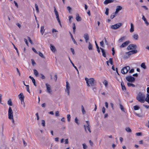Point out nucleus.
Instances as JSON below:
<instances>
[{
    "instance_id": "obj_1",
    "label": "nucleus",
    "mask_w": 149,
    "mask_h": 149,
    "mask_svg": "<svg viewBox=\"0 0 149 149\" xmlns=\"http://www.w3.org/2000/svg\"><path fill=\"white\" fill-rule=\"evenodd\" d=\"M85 79L86 81L87 86H94L96 85V81L93 78L88 79L87 78H85Z\"/></svg>"
},
{
    "instance_id": "obj_2",
    "label": "nucleus",
    "mask_w": 149,
    "mask_h": 149,
    "mask_svg": "<svg viewBox=\"0 0 149 149\" xmlns=\"http://www.w3.org/2000/svg\"><path fill=\"white\" fill-rule=\"evenodd\" d=\"M145 95L141 92H139L136 97V100L141 103H143L145 102Z\"/></svg>"
},
{
    "instance_id": "obj_3",
    "label": "nucleus",
    "mask_w": 149,
    "mask_h": 149,
    "mask_svg": "<svg viewBox=\"0 0 149 149\" xmlns=\"http://www.w3.org/2000/svg\"><path fill=\"white\" fill-rule=\"evenodd\" d=\"M86 125H84V127L86 132H87V130H88L89 133H91V131L90 129L91 126L90 125V123L88 121H86Z\"/></svg>"
},
{
    "instance_id": "obj_4",
    "label": "nucleus",
    "mask_w": 149,
    "mask_h": 149,
    "mask_svg": "<svg viewBox=\"0 0 149 149\" xmlns=\"http://www.w3.org/2000/svg\"><path fill=\"white\" fill-rule=\"evenodd\" d=\"M130 69V67L128 66L125 67L121 70V72L123 74H125Z\"/></svg>"
},
{
    "instance_id": "obj_5",
    "label": "nucleus",
    "mask_w": 149,
    "mask_h": 149,
    "mask_svg": "<svg viewBox=\"0 0 149 149\" xmlns=\"http://www.w3.org/2000/svg\"><path fill=\"white\" fill-rule=\"evenodd\" d=\"M8 118L10 119H11L13 118V111L11 108L9 107L8 110Z\"/></svg>"
},
{
    "instance_id": "obj_6",
    "label": "nucleus",
    "mask_w": 149,
    "mask_h": 149,
    "mask_svg": "<svg viewBox=\"0 0 149 149\" xmlns=\"http://www.w3.org/2000/svg\"><path fill=\"white\" fill-rule=\"evenodd\" d=\"M122 24H123L122 23H118L115 24L114 25H112L111 26V28L112 29H116L121 26Z\"/></svg>"
},
{
    "instance_id": "obj_7",
    "label": "nucleus",
    "mask_w": 149,
    "mask_h": 149,
    "mask_svg": "<svg viewBox=\"0 0 149 149\" xmlns=\"http://www.w3.org/2000/svg\"><path fill=\"white\" fill-rule=\"evenodd\" d=\"M125 78L127 81L130 82H134L135 80V79L134 77L130 76H128Z\"/></svg>"
},
{
    "instance_id": "obj_8",
    "label": "nucleus",
    "mask_w": 149,
    "mask_h": 149,
    "mask_svg": "<svg viewBox=\"0 0 149 149\" xmlns=\"http://www.w3.org/2000/svg\"><path fill=\"white\" fill-rule=\"evenodd\" d=\"M136 46L135 45L132 44L130 45L127 47V49L128 50L130 49H136Z\"/></svg>"
},
{
    "instance_id": "obj_9",
    "label": "nucleus",
    "mask_w": 149,
    "mask_h": 149,
    "mask_svg": "<svg viewBox=\"0 0 149 149\" xmlns=\"http://www.w3.org/2000/svg\"><path fill=\"white\" fill-rule=\"evenodd\" d=\"M45 85L47 88V92L50 94H51L52 90L51 89L50 85L47 83H46Z\"/></svg>"
},
{
    "instance_id": "obj_10",
    "label": "nucleus",
    "mask_w": 149,
    "mask_h": 149,
    "mask_svg": "<svg viewBox=\"0 0 149 149\" xmlns=\"http://www.w3.org/2000/svg\"><path fill=\"white\" fill-rule=\"evenodd\" d=\"M66 91L67 92L68 94V95H70V87L69 86V84L68 81L66 82Z\"/></svg>"
},
{
    "instance_id": "obj_11",
    "label": "nucleus",
    "mask_w": 149,
    "mask_h": 149,
    "mask_svg": "<svg viewBox=\"0 0 149 149\" xmlns=\"http://www.w3.org/2000/svg\"><path fill=\"white\" fill-rule=\"evenodd\" d=\"M137 52V50H132L131 51H130L127 53L128 55H130L132 54H136Z\"/></svg>"
},
{
    "instance_id": "obj_12",
    "label": "nucleus",
    "mask_w": 149,
    "mask_h": 149,
    "mask_svg": "<svg viewBox=\"0 0 149 149\" xmlns=\"http://www.w3.org/2000/svg\"><path fill=\"white\" fill-rule=\"evenodd\" d=\"M129 41H127L123 43L120 46V48L124 47L127 46L130 43Z\"/></svg>"
},
{
    "instance_id": "obj_13",
    "label": "nucleus",
    "mask_w": 149,
    "mask_h": 149,
    "mask_svg": "<svg viewBox=\"0 0 149 149\" xmlns=\"http://www.w3.org/2000/svg\"><path fill=\"white\" fill-rule=\"evenodd\" d=\"M84 38L86 42H87L88 40H89V37L87 33H85L84 35Z\"/></svg>"
},
{
    "instance_id": "obj_14",
    "label": "nucleus",
    "mask_w": 149,
    "mask_h": 149,
    "mask_svg": "<svg viewBox=\"0 0 149 149\" xmlns=\"http://www.w3.org/2000/svg\"><path fill=\"white\" fill-rule=\"evenodd\" d=\"M122 9V7L120 6H117L116 9L115 13H117L119 11Z\"/></svg>"
},
{
    "instance_id": "obj_15",
    "label": "nucleus",
    "mask_w": 149,
    "mask_h": 149,
    "mask_svg": "<svg viewBox=\"0 0 149 149\" xmlns=\"http://www.w3.org/2000/svg\"><path fill=\"white\" fill-rule=\"evenodd\" d=\"M18 97L20 101H22L24 98V96L23 95V93H21L18 95Z\"/></svg>"
},
{
    "instance_id": "obj_16",
    "label": "nucleus",
    "mask_w": 149,
    "mask_h": 149,
    "mask_svg": "<svg viewBox=\"0 0 149 149\" xmlns=\"http://www.w3.org/2000/svg\"><path fill=\"white\" fill-rule=\"evenodd\" d=\"M114 0H105L104 2V3L105 4H107L109 3H110L113 2Z\"/></svg>"
},
{
    "instance_id": "obj_17",
    "label": "nucleus",
    "mask_w": 149,
    "mask_h": 149,
    "mask_svg": "<svg viewBox=\"0 0 149 149\" xmlns=\"http://www.w3.org/2000/svg\"><path fill=\"white\" fill-rule=\"evenodd\" d=\"M50 49L51 51L53 52H54L56 51V49L55 47L52 44H50Z\"/></svg>"
},
{
    "instance_id": "obj_18",
    "label": "nucleus",
    "mask_w": 149,
    "mask_h": 149,
    "mask_svg": "<svg viewBox=\"0 0 149 149\" xmlns=\"http://www.w3.org/2000/svg\"><path fill=\"white\" fill-rule=\"evenodd\" d=\"M100 49L101 50L102 52V56L104 57H106V55L105 54V50L103 48L100 47Z\"/></svg>"
},
{
    "instance_id": "obj_19",
    "label": "nucleus",
    "mask_w": 149,
    "mask_h": 149,
    "mask_svg": "<svg viewBox=\"0 0 149 149\" xmlns=\"http://www.w3.org/2000/svg\"><path fill=\"white\" fill-rule=\"evenodd\" d=\"M121 85L122 89L123 90H124L125 91H126V87L124 85V83L123 82H122L121 83Z\"/></svg>"
},
{
    "instance_id": "obj_20",
    "label": "nucleus",
    "mask_w": 149,
    "mask_h": 149,
    "mask_svg": "<svg viewBox=\"0 0 149 149\" xmlns=\"http://www.w3.org/2000/svg\"><path fill=\"white\" fill-rule=\"evenodd\" d=\"M134 31V26L132 23L131 24V28L130 30V32L131 33L133 32Z\"/></svg>"
},
{
    "instance_id": "obj_21",
    "label": "nucleus",
    "mask_w": 149,
    "mask_h": 149,
    "mask_svg": "<svg viewBox=\"0 0 149 149\" xmlns=\"http://www.w3.org/2000/svg\"><path fill=\"white\" fill-rule=\"evenodd\" d=\"M142 19L143 20V21H144L145 23L146 24V25L147 26H148L149 25V23L147 21L146 18H145L144 15L143 16Z\"/></svg>"
},
{
    "instance_id": "obj_22",
    "label": "nucleus",
    "mask_w": 149,
    "mask_h": 149,
    "mask_svg": "<svg viewBox=\"0 0 149 149\" xmlns=\"http://www.w3.org/2000/svg\"><path fill=\"white\" fill-rule=\"evenodd\" d=\"M145 101H146L149 104V94H147L146 95V97L144 99Z\"/></svg>"
},
{
    "instance_id": "obj_23",
    "label": "nucleus",
    "mask_w": 149,
    "mask_h": 149,
    "mask_svg": "<svg viewBox=\"0 0 149 149\" xmlns=\"http://www.w3.org/2000/svg\"><path fill=\"white\" fill-rule=\"evenodd\" d=\"M44 27H45L44 26H42L41 27L40 31L41 33V34L42 35L44 33L45 31V30L44 29Z\"/></svg>"
},
{
    "instance_id": "obj_24",
    "label": "nucleus",
    "mask_w": 149,
    "mask_h": 149,
    "mask_svg": "<svg viewBox=\"0 0 149 149\" xmlns=\"http://www.w3.org/2000/svg\"><path fill=\"white\" fill-rule=\"evenodd\" d=\"M70 36H71V38H72V40L73 42L75 44H76V45H78L77 43L76 42V41L75 40V39H74L72 34L70 33Z\"/></svg>"
},
{
    "instance_id": "obj_25",
    "label": "nucleus",
    "mask_w": 149,
    "mask_h": 149,
    "mask_svg": "<svg viewBox=\"0 0 149 149\" xmlns=\"http://www.w3.org/2000/svg\"><path fill=\"white\" fill-rule=\"evenodd\" d=\"M69 60L70 61V62L71 63V64H72V66L75 69L77 70V71L78 73L79 74V72L78 70L77 67L76 66H75L74 64L73 63V62L72 61L70 60V57H69Z\"/></svg>"
},
{
    "instance_id": "obj_26",
    "label": "nucleus",
    "mask_w": 149,
    "mask_h": 149,
    "mask_svg": "<svg viewBox=\"0 0 149 149\" xmlns=\"http://www.w3.org/2000/svg\"><path fill=\"white\" fill-rule=\"evenodd\" d=\"M133 38L135 40H137L139 38V36L137 34H134L133 36Z\"/></svg>"
},
{
    "instance_id": "obj_27",
    "label": "nucleus",
    "mask_w": 149,
    "mask_h": 149,
    "mask_svg": "<svg viewBox=\"0 0 149 149\" xmlns=\"http://www.w3.org/2000/svg\"><path fill=\"white\" fill-rule=\"evenodd\" d=\"M126 38V36H123L120 39L118 40L119 42H122L123 40H125Z\"/></svg>"
},
{
    "instance_id": "obj_28",
    "label": "nucleus",
    "mask_w": 149,
    "mask_h": 149,
    "mask_svg": "<svg viewBox=\"0 0 149 149\" xmlns=\"http://www.w3.org/2000/svg\"><path fill=\"white\" fill-rule=\"evenodd\" d=\"M141 67L143 68L144 69H146V66L144 63H142L141 65Z\"/></svg>"
},
{
    "instance_id": "obj_29",
    "label": "nucleus",
    "mask_w": 149,
    "mask_h": 149,
    "mask_svg": "<svg viewBox=\"0 0 149 149\" xmlns=\"http://www.w3.org/2000/svg\"><path fill=\"white\" fill-rule=\"evenodd\" d=\"M127 85L128 87L132 86V87H135V86L134 84L129 82L127 83Z\"/></svg>"
},
{
    "instance_id": "obj_30",
    "label": "nucleus",
    "mask_w": 149,
    "mask_h": 149,
    "mask_svg": "<svg viewBox=\"0 0 149 149\" xmlns=\"http://www.w3.org/2000/svg\"><path fill=\"white\" fill-rule=\"evenodd\" d=\"M33 71H34V74L36 76V77H38V73L37 71L36 70V69H34L33 70Z\"/></svg>"
},
{
    "instance_id": "obj_31",
    "label": "nucleus",
    "mask_w": 149,
    "mask_h": 149,
    "mask_svg": "<svg viewBox=\"0 0 149 149\" xmlns=\"http://www.w3.org/2000/svg\"><path fill=\"white\" fill-rule=\"evenodd\" d=\"M78 16H77L76 17V19L78 22L80 21L81 20V17L79 16L78 14H77Z\"/></svg>"
},
{
    "instance_id": "obj_32",
    "label": "nucleus",
    "mask_w": 149,
    "mask_h": 149,
    "mask_svg": "<svg viewBox=\"0 0 149 149\" xmlns=\"http://www.w3.org/2000/svg\"><path fill=\"white\" fill-rule=\"evenodd\" d=\"M88 44V49L89 50H92L93 47L92 45L90 42H89Z\"/></svg>"
},
{
    "instance_id": "obj_33",
    "label": "nucleus",
    "mask_w": 149,
    "mask_h": 149,
    "mask_svg": "<svg viewBox=\"0 0 149 149\" xmlns=\"http://www.w3.org/2000/svg\"><path fill=\"white\" fill-rule=\"evenodd\" d=\"M125 130L128 132H132L131 130L128 127L126 128Z\"/></svg>"
},
{
    "instance_id": "obj_34",
    "label": "nucleus",
    "mask_w": 149,
    "mask_h": 149,
    "mask_svg": "<svg viewBox=\"0 0 149 149\" xmlns=\"http://www.w3.org/2000/svg\"><path fill=\"white\" fill-rule=\"evenodd\" d=\"M8 104L10 106L13 105L12 103L11 99H9L8 101Z\"/></svg>"
},
{
    "instance_id": "obj_35",
    "label": "nucleus",
    "mask_w": 149,
    "mask_h": 149,
    "mask_svg": "<svg viewBox=\"0 0 149 149\" xmlns=\"http://www.w3.org/2000/svg\"><path fill=\"white\" fill-rule=\"evenodd\" d=\"M134 109V110H136L140 109V107L138 105H135L133 107Z\"/></svg>"
},
{
    "instance_id": "obj_36",
    "label": "nucleus",
    "mask_w": 149,
    "mask_h": 149,
    "mask_svg": "<svg viewBox=\"0 0 149 149\" xmlns=\"http://www.w3.org/2000/svg\"><path fill=\"white\" fill-rule=\"evenodd\" d=\"M116 14V13H115V12L113 13L110 16V18L111 19H113L115 17Z\"/></svg>"
},
{
    "instance_id": "obj_37",
    "label": "nucleus",
    "mask_w": 149,
    "mask_h": 149,
    "mask_svg": "<svg viewBox=\"0 0 149 149\" xmlns=\"http://www.w3.org/2000/svg\"><path fill=\"white\" fill-rule=\"evenodd\" d=\"M74 121L78 125H79V120L77 117H76L75 118Z\"/></svg>"
},
{
    "instance_id": "obj_38",
    "label": "nucleus",
    "mask_w": 149,
    "mask_h": 149,
    "mask_svg": "<svg viewBox=\"0 0 149 149\" xmlns=\"http://www.w3.org/2000/svg\"><path fill=\"white\" fill-rule=\"evenodd\" d=\"M67 118L68 121V122L70 121L71 116L70 115L68 114L67 116Z\"/></svg>"
},
{
    "instance_id": "obj_39",
    "label": "nucleus",
    "mask_w": 149,
    "mask_h": 149,
    "mask_svg": "<svg viewBox=\"0 0 149 149\" xmlns=\"http://www.w3.org/2000/svg\"><path fill=\"white\" fill-rule=\"evenodd\" d=\"M81 109H82V113L83 114H84L86 113V111L85 110L84 107L82 105H81Z\"/></svg>"
},
{
    "instance_id": "obj_40",
    "label": "nucleus",
    "mask_w": 149,
    "mask_h": 149,
    "mask_svg": "<svg viewBox=\"0 0 149 149\" xmlns=\"http://www.w3.org/2000/svg\"><path fill=\"white\" fill-rule=\"evenodd\" d=\"M134 113L136 116L139 117H143L144 116L143 115L140 114H138L135 112Z\"/></svg>"
},
{
    "instance_id": "obj_41",
    "label": "nucleus",
    "mask_w": 149,
    "mask_h": 149,
    "mask_svg": "<svg viewBox=\"0 0 149 149\" xmlns=\"http://www.w3.org/2000/svg\"><path fill=\"white\" fill-rule=\"evenodd\" d=\"M120 109H121V110L123 111V112H125V110H124V107H123V105H122L121 104H120Z\"/></svg>"
},
{
    "instance_id": "obj_42",
    "label": "nucleus",
    "mask_w": 149,
    "mask_h": 149,
    "mask_svg": "<svg viewBox=\"0 0 149 149\" xmlns=\"http://www.w3.org/2000/svg\"><path fill=\"white\" fill-rule=\"evenodd\" d=\"M13 45V46L14 47V48L15 49V50H16L17 52V53L18 55V56H19V54L18 52V50L17 48L15 46V45L12 43Z\"/></svg>"
},
{
    "instance_id": "obj_43",
    "label": "nucleus",
    "mask_w": 149,
    "mask_h": 149,
    "mask_svg": "<svg viewBox=\"0 0 149 149\" xmlns=\"http://www.w3.org/2000/svg\"><path fill=\"white\" fill-rule=\"evenodd\" d=\"M39 55L42 58H45L43 54L40 52H39Z\"/></svg>"
},
{
    "instance_id": "obj_44",
    "label": "nucleus",
    "mask_w": 149,
    "mask_h": 149,
    "mask_svg": "<svg viewBox=\"0 0 149 149\" xmlns=\"http://www.w3.org/2000/svg\"><path fill=\"white\" fill-rule=\"evenodd\" d=\"M100 45L102 47H104V43L103 41H102L100 42Z\"/></svg>"
},
{
    "instance_id": "obj_45",
    "label": "nucleus",
    "mask_w": 149,
    "mask_h": 149,
    "mask_svg": "<svg viewBox=\"0 0 149 149\" xmlns=\"http://www.w3.org/2000/svg\"><path fill=\"white\" fill-rule=\"evenodd\" d=\"M35 6L36 10L37 12L38 13L39 12V9H38V5L36 3L35 4Z\"/></svg>"
},
{
    "instance_id": "obj_46",
    "label": "nucleus",
    "mask_w": 149,
    "mask_h": 149,
    "mask_svg": "<svg viewBox=\"0 0 149 149\" xmlns=\"http://www.w3.org/2000/svg\"><path fill=\"white\" fill-rule=\"evenodd\" d=\"M41 122H42V125L43 126V127H45V120H41Z\"/></svg>"
},
{
    "instance_id": "obj_47",
    "label": "nucleus",
    "mask_w": 149,
    "mask_h": 149,
    "mask_svg": "<svg viewBox=\"0 0 149 149\" xmlns=\"http://www.w3.org/2000/svg\"><path fill=\"white\" fill-rule=\"evenodd\" d=\"M25 86L26 87V90L29 93H30V91L29 89V85H25Z\"/></svg>"
},
{
    "instance_id": "obj_48",
    "label": "nucleus",
    "mask_w": 149,
    "mask_h": 149,
    "mask_svg": "<svg viewBox=\"0 0 149 149\" xmlns=\"http://www.w3.org/2000/svg\"><path fill=\"white\" fill-rule=\"evenodd\" d=\"M109 9L108 8H107L106 9V10L105 12V14L107 15H108L109 14Z\"/></svg>"
},
{
    "instance_id": "obj_49",
    "label": "nucleus",
    "mask_w": 149,
    "mask_h": 149,
    "mask_svg": "<svg viewBox=\"0 0 149 149\" xmlns=\"http://www.w3.org/2000/svg\"><path fill=\"white\" fill-rule=\"evenodd\" d=\"M27 38L29 42L31 44H33V43L32 41V40L31 39V38H30V37H28V36L27 37Z\"/></svg>"
},
{
    "instance_id": "obj_50",
    "label": "nucleus",
    "mask_w": 149,
    "mask_h": 149,
    "mask_svg": "<svg viewBox=\"0 0 149 149\" xmlns=\"http://www.w3.org/2000/svg\"><path fill=\"white\" fill-rule=\"evenodd\" d=\"M109 61L111 65H113V58H110L109 59Z\"/></svg>"
},
{
    "instance_id": "obj_51",
    "label": "nucleus",
    "mask_w": 149,
    "mask_h": 149,
    "mask_svg": "<svg viewBox=\"0 0 149 149\" xmlns=\"http://www.w3.org/2000/svg\"><path fill=\"white\" fill-rule=\"evenodd\" d=\"M55 115L56 116H58L60 115L59 112L58 111H56L55 112Z\"/></svg>"
},
{
    "instance_id": "obj_52",
    "label": "nucleus",
    "mask_w": 149,
    "mask_h": 149,
    "mask_svg": "<svg viewBox=\"0 0 149 149\" xmlns=\"http://www.w3.org/2000/svg\"><path fill=\"white\" fill-rule=\"evenodd\" d=\"M136 135L137 136H141L142 135V133L141 132L137 133L136 134Z\"/></svg>"
},
{
    "instance_id": "obj_53",
    "label": "nucleus",
    "mask_w": 149,
    "mask_h": 149,
    "mask_svg": "<svg viewBox=\"0 0 149 149\" xmlns=\"http://www.w3.org/2000/svg\"><path fill=\"white\" fill-rule=\"evenodd\" d=\"M111 50L112 52V54L113 55H114L115 53V52L114 48L113 47L112 49Z\"/></svg>"
},
{
    "instance_id": "obj_54",
    "label": "nucleus",
    "mask_w": 149,
    "mask_h": 149,
    "mask_svg": "<svg viewBox=\"0 0 149 149\" xmlns=\"http://www.w3.org/2000/svg\"><path fill=\"white\" fill-rule=\"evenodd\" d=\"M82 145L84 149H86L87 148V146L86 145V144L84 143Z\"/></svg>"
},
{
    "instance_id": "obj_55",
    "label": "nucleus",
    "mask_w": 149,
    "mask_h": 149,
    "mask_svg": "<svg viewBox=\"0 0 149 149\" xmlns=\"http://www.w3.org/2000/svg\"><path fill=\"white\" fill-rule=\"evenodd\" d=\"M102 111L103 113H104L105 112V109L104 107L102 108Z\"/></svg>"
},
{
    "instance_id": "obj_56",
    "label": "nucleus",
    "mask_w": 149,
    "mask_h": 149,
    "mask_svg": "<svg viewBox=\"0 0 149 149\" xmlns=\"http://www.w3.org/2000/svg\"><path fill=\"white\" fill-rule=\"evenodd\" d=\"M54 12L55 13L56 17H59L58 13L57 11H55Z\"/></svg>"
},
{
    "instance_id": "obj_57",
    "label": "nucleus",
    "mask_w": 149,
    "mask_h": 149,
    "mask_svg": "<svg viewBox=\"0 0 149 149\" xmlns=\"http://www.w3.org/2000/svg\"><path fill=\"white\" fill-rule=\"evenodd\" d=\"M40 75L41 76V78L42 79H45V77L44 75L42 74H40Z\"/></svg>"
},
{
    "instance_id": "obj_58",
    "label": "nucleus",
    "mask_w": 149,
    "mask_h": 149,
    "mask_svg": "<svg viewBox=\"0 0 149 149\" xmlns=\"http://www.w3.org/2000/svg\"><path fill=\"white\" fill-rule=\"evenodd\" d=\"M70 50H71V52L73 54V55L74 54H75V52H74V49L72 48H70Z\"/></svg>"
},
{
    "instance_id": "obj_59",
    "label": "nucleus",
    "mask_w": 149,
    "mask_h": 149,
    "mask_svg": "<svg viewBox=\"0 0 149 149\" xmlns=\"http://www.w3.org/2000/svg\"><path fill=\"white\" fill-rule=\"evenodd\" d=\"M143 106L146 108L147 109H149V106L148 105H145L144 104H143Z\"/></svg>"
},
{
    "instance_id": "obj_60",
    "label": "nucleus",
    "mask_w": 149,
    "mask_h": 149,
    "mask_svg": "<svg viewBox=\"0 0 149 149\" xmlns=\"http://www.w3.org/2000/svg\"><path fill=\"white\" fill-rule=\"evenodd\" d=\"M31 62H32V64L33 65H35L36 64V63L34 61V60L33 59H31Z\"/></svg>"
},
{
    "instance_id": "obj_61",
    "label": "nucleus",
    "mask_w": 149,
    "mask_h": 149,
    "mask_svg": "<svg viewBox=\"0 0 149 149\" xmlns=\"http://www.w3.org/2000/svg\"><path fill=\"white\" fill-rule=\"evenodd\" d=\"M32 50L33 51L35 52V53H36V54H38V52H37V51H36V49L34 48H32Z\"/></svg>"
},
{
    "instance_id": "obj_62",
    "label": "nucleus",
    "mask_w": 149,
    "mask_h": 149,
    "mask_svg": "<svg viewBox=\"0 0 149 149\" xmlns=\"http://www.w3.org/2000/svg\"><path fill=\"white\" fill-rule=\"evenodd\" d=\"M104 84L106 86L108 84L107 81L106 80H104Z\"/></svg>"
},
{
    "instance_id": "obj_63",
    "label": "nucleus",
    "mask_w": 149,
    "mask_h": 149,
    "mask_svg": "<svg viewBox=\"0 0 149 149\" xmlns=\"http://www.w3.org/2000/svg\"><path fill=\"white\" fill-rule=\"evenodd\" d=\"M57 78V75L56 74L54 75V80L55 81H56Z\"/></svg>"
},
{
    "instance_id": "obj_64",
    "label": "nucleus",
    "mask_w": 149,
    "mask_h": 149,
    "mask_svg": "<svg viewBox=\"0 0 149 149\" xmlns=\"http://www.w3.org/2000/svg\"><path fill=\"white\" fill-rule=\"evenodd\" d=\"M14 3L15 4V6L17 8H18V5L17 3L15 1H14Z\"/></svg>"
}]
</instances>
